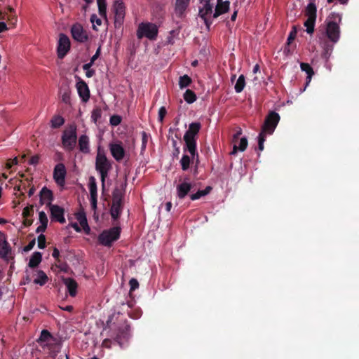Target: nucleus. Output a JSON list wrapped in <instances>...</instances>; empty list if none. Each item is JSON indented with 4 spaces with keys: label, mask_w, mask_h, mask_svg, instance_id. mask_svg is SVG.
Here are the masks:
<instances>
[{
    "label": "nucleus",
    "mask_w": 359,
    "mask_h": 359,
    "mask_svg": "<svg viewBox=\"0 0 359 359\" xmlns=\"http://www.w3.org/2000/svg\"><path fill=\"white\" fill-rule=\"evenodd\" d=\"M229 8V1L222 0H217V4L215 8V13L213 14V18H216L219 17L220 15L228 11Z\"/></svg>",
    "instance_id": "nucleus-21"
},
{
    "label": "nucleus",
    "mask_w": 359,
    "mask_h": 359,
    "mask_svg": "<svg viewBox=\"0 0 359 359\" xmlns=\"http://www.w3.org/2000/svg\"><path fill=\"white\" fill-rule=\"evenodd\" d=\"M191 83V79L189 76L184 75V76L180 77L179 86L181 89L189 86Z\"/></svg>",
    "instance_id": "nucleus-38"
},
{
    "label": "nucleus",
    "mask_w": 359,
    "mask_h": 359,
    "mask_svg": "<svg viewBox=\"0 0 359 359\" xmlns=\"http://www.w3.org/2000/svg\"><path fill=\"white\" fill-rule=\"evenodd\" d=\"M212 187H210V186H208L205 187V189H203V190H198L197 192H196L195 194H192L189 196L190 197V199L191 201H196V200H198L199 198H201V197L203 196H205L208 194H209L210 193V191H212Z\"/></svg>",
    "instance_id": "nucleus-30"
},
{
    "label": "nucleus",
    "mask_w": 359,
    "mask_h": 359,
    "mask_svg": "<svg viewBox=\"0 0 359 359\" xmlns=\"http://www.w3.org/2000/svg\"><path fill=\"white\" fill-rule=\"evenodd\" d=\"M316 6L313 2H310L305 11V14L308 18L316 20Z\"/></svg>",
    "instance_id": "nucleus-31"
},
{
    "label": "nucleus",
    "mask_w": 359,
    "mask_h": 359,
    "mask_svg": "<svg viewBox=\"0 0 359 359\" xmlns=\"http://www.w3.org/2000/svg\"><path fill=\"white\" fill-rule=\"evenodd\" d=\"M125 6L122 0L115 1L113 5L114 13L115 24L121 25L125 17Z\"/></svg>",
    "instance_id": "nucleus-15"
},
{
    "label": "nucleus",
    "mask_w": 359,
    "mask_h": 359,
    "mask_svg": "<svg viewBox=\"0 0 359 359\" xmlns=\"http://www.w3.org/2000/svg\"><path fill=\"white\" fill-rule=\"evenodd\" d=\"M53 199V193L50 190L43 187L40 192V203L41 205L44 204V201L48 200L49 202Z\"/></svg>",
    "instance_id": "nucleus-29"
},
{
    "label": "nucleus",
    "mask_w": 359,
    "mask_h": 359,
    "mask_svg": "<svg viewBox=\"0 0 359 359\" xmlns=\"http://www.w3.org/2000/svg\"><path fill=\"white\" fill-rule=\"evenodd\" d=\"M76 88L82 101L84 102H88L90 99V90L87 83L80 78H78Z\"/></svg>",
    "instance_id": "nucleus-16"
},
{
    "label": "nucleus",
    "mask_w": 359,
    "mask_h": 359,
    "mask_svg": "<svg viewBox=\"0 0 359 359\" xmlns=\"http://www.w3.org/2000/svg\"><path fill=\"white\" fill-rule=\"evenodd\" d=\"M62 101L67 104H71V92L69 89H66L62 94Z\"/></svg>",
    "instance_id": "nucleus-44"
},
{
    "label": "nucleus",
    "mask_w": 359,
    "mask_h": 359,
    "mask_svg": "<svg viewBox=\"0 0 359 359\" xmlns=\"http://www.w3.org/2000/svg\"><path fill=\"white\" fill-rule=\"evenodd\" d=\"M79 146L81 151L88 154L90 151L89 139L87 135H83L79 139Z\"/></svg>",
    "instance_id": "nucleus-27"
},
{
    "label": "nucleus",
    "mask_w": 359,
    "mask_h": 359,
    "mask_svg": "<svg viewBox=\"0 0 359 359\" xmlns=\"http://www.w3.org/2000/svg\"><path fill=\"white\" fill-rule=\"evenodd\" d=\"M0 257L6 263H9L14 259L12 248L8 241L0 244Z\"/></svg>",
    "instance_id": "nucleus-17"
},
{
    "label": "nucleus",
    "mask_w": 359,
    "mask_h": 359,
    "mask_svg": "<svg viewBox=\"0 0 359 359\" xmlns=\"http://www.w3.org/2000/svg\"><path fill=\"white\" fill-rule=\"evenodd\" d=\"M76 127L72 125L63 132L62 143L64 148L72 151L76 146Z\"/></svg>",
    "instance_id": "nucleus-9"
},
{
    "label": "nucleus",
    "mask_w": 359,
    "mask_h": 359,
    "mask_svg": "<svg viewBox=\"0 0 359 359\" xmlns=\"http://www.w3.org/2000/svg\"><path fill=\"white\" fill-rule=\"evenodd\" d=\"M130 285V292H133L138 288L139 287V283L137 279L135 278H131L129 281Z\"/></svg>",
    "instance_id": "nucleus-49"
},
{
    "label": "nucleus",
    "mask_w": 359,
    "mask_h": 359,
    "mask_svg": "<svg viewBox=\"0 0 359 359\" xmlns=\"http://www.w3.org/2000/svg\"><path fill=\"white\" fill-rule=\"evenodd\" d=\"M94 74H95V71H94V70H93V69L88 70V71H86V76L88 78H90V77H92Z\"/></svg>",
    "instance_id": "nucleus-63"
},
{
    "label": "nucleus",
    "mask_w": 359,
    "mask_h": 359,
    "mask_svg": "<svg viewBox=\"0 0 359 359\" xmlns=\"http://www.w3.org/2000/svg\"><path fill=\"white\" fill-rule=\"evenodd\" d=\"M102 110L100 108L94 109L91 113V120L96 123L97 121L101 118Z\"/></svg>",
    "instance_id": "nucleus-43"
},
{
    "label": "nucleus",
    "mask_w": 359,
    "mask_h": 359,
    "mask_svg": "<svg viewBox=\"0 0 359 359\" xmlns=\"http://www.w3.org/2000/svg\"><path fill=\"white\" fill-rule=\"evenodd\" d=\"M111 155L117 162L122 161L126 156V151L121 141H115L109 144Z\"/></svg>",
    "instance_id": "nucleus-10"
},
{
    "label": "nucleus",
    "mask_w": 359,
    "mask_h": 359,
    "mask_svg": "<svg viewBox=\"0 0 359 359\" xmlns=\"http://www.w3.org/2000/svg\"><path fill=\"white\" fill-rule=\"evenodd\" d=\"M326 34L332 42L337 43L340 36V28L339 23L333 21H329L327 24Z\"/></svg>",
    "instance_id": "nucleus-12"
},
{
    "label": "nucleus",
    "mask_w": 359,
    "mask_h": 359,
    "mask_svg": "<svg viewBox=\"0 0 359 359\" xmlns=\"http://www.w3.org/2000/svg\"><path fill=\"white\" fill-rule=\"evenodd\" d=\"M6 236L4 233L0 231V244H2L4 242H6Z\"/></svg>",
    "instance_id": "nucleus-62"
},
{
    "label": "nucleus",
    "mask_w": 359,
    "mask_h": 359,
    "mask_svg": "<svg viewBox=\"0 0 359 359\" xmlns=\"http://www.w3.org/2000/svg\"><path fill=\"white\" fill-rule=\"evenodd\" d=\"M297 35V29L295 27H292V30L290 32L288 38H287V43L290 44L296 37Z\"/></svg>",
    "instance_id": "nucleus-50"
},
{
    "label": "nucleus",
    "mask_w": 359,
    "mask_h": 359,
    "mask_svg": "<svg viewBox=\"0 0 359 359\" xmlns=\"http://www.w3.org/2000/svg\"><path fill=\"white\" fill-rule=\"evenodd\" d=\"M190 0H175L174 12L177 17L182 18L189 7Z\"/></svg>",
    "instance_id": "nucleus-18"
},
{
    "label": "nucleus",
    "mask_w": 359,
    "mask_h": 359,
    "mask_svg": "<svg viewBox=\"0 0 359 359\" xmlns=\"http://www.w3.org/2000/svg\"><path fill=\"white\" fill-rule=\"evenodd\" d=\"M191 184L187 181H184L182 183L177 184L176 187L177 197L180 199L184 198L191 191Z\"/></svg>",
    "instance_id": "nucleus-19"
},
{
    "label": "nucleus",
    "mask_w": 359,
    "mask_h": 359,
    "mask_svg": "<svg viewBox=\"0 0 359 359\" xmlns=\"http://www.w3.org/2000/svg\"><path fill=\"white\" fill-rule=\"evenodd\" d=\"M95 168L100 174L101 180H105L108 176L109 171L111 169V163L107 158L104 149L100 146H98L97 149Z\"/></svg>",
    "instance_id": "nucleus-6"
},
{
    "label": "nucleus",
    "mask_w": 359,
    "mask_h": 359,
    "mask_svg": "<svg viewBox=\"0 0 359 359\" xmlns=\"http://www.w3.org/2000/svg\"><path fill=\"white\" fill-rule=\"evenodd\" d=\"M64 283L66 285L69 295L75 297L77 293L78 284L75 280L71 278L64 279Z\"/></svg>",
    "instance_id": "nucleus-22"
},
{
    "label": "nucleus",
    "mask_w": 359,
    "mask_h": 359,
    "mask_svg": "<svg viewBox=\"0 0 359 359\" xmlns=\"http://www.w3.org/2000/svg\"><path fill=\"white\" fill-rule=\"evenodd\" d=\"M72 38L80 43L86 42L88 37L86 32L81 24L76 23L71 28Z\"/></svg>",
    "instance_id": "nucleus-13"
},
{
    "label": "nucleus",
    "mask_w": 359,
    "mask_h": 359,
    "mask_svg": "<svg viewBox=\"0 0 359 359\" xmlns=\"http://www.w3.org/2000/svg\"><path fill=\"white\" fill-rule=\"evenodd\" d=\"M42 260V255L39 252H35L32 254L28 264L29 267L35 268L39 266Z\"/></svg>",
    "instance_id": "nucleus-28"
},
{
    "label": "nucleus",
    "mask_w": 359,
    "mask_h": 359,
    "mask_svg": "<svg viewBox=\"0 0 359 359\" xmlns=\"http://www.w3.org/2000/svg\"><path fill=\"white\" fill-rule=\"evenodd\" d=\"M237 142L238 141L233 142V151L231 152V154H236L238 150L243 151L248 147V140L246 137H242L240 139L238 144H237Z\"/></svg>",
    "instance_id": "nucleus-25"
},
{
    "label": "nucleus",
    "mask_w": 359,
    "mask_h": 359,
    "mask_svg": "<svg viewBox=\"0 0 359 359\" xmlns=\"http://www.w3.org/2000/svg\"><path fill=\"white\" fill-rule=\"evenodd\" d=\"M52 256L59 262H60V259H59V257H60V251L57 248H53V252H52Z\"/></svg>",
    "instance_id": "nucleus-56"
},
{
    "label": "nucleus",
    "mask_w": 359,
    "mask_h": 359,
    "mask_svg": "<svg viewBox=\"0 0 359 359\" xmlns=\"http://www.w3.org/2000/svg\"><path fill=\"white\" fill-rule=\"evenodd\" d=\"M157 34V26L150 22L140 23L137 30V37L139 39L143 37H146L150 40H155L156 39Z\"/></svg>",
    "instance_id": "nucleus-8"
},
{
    "label": "nucleus",
    "mask_w": 359,
    "mask_h": 359,
    "mask_svg": "<svg viewBox=\"0 0 359 359\" xmlns=\"http://www.w3.org/2000/svg\"><path fill=\"white\" fill-rule=\"evenodd\" d=\"M37 240H38L39 248L44 249L46 248V236L41 233L38 236Z\"/></svg>",
    "instance_id": "nucleus-46"
},
{
    "label": "nucleus",
    "mask_w": 359,
    "mask_h": 359,
    "mask_svg": "<svg viewBox=\"0 0 359 359\" xmlns=\"http://www.w3.org/2000/svg\"><path fill=\"white\" fill-rule=\"evenodd\" d=\"M184 99L187 103H193L196 100V95L194 91L188 89L184 93Z\"/></svg>",
    "instance_id": "nucleus-36"
},
{
    "label": "nucleus",
    "mask_w": 359,
    "mask_h": 359,
    "mask_svg": "<svg viewBox=\"0 0 359 359\" xmlns=\"http://www.w3.org/2000/svg\"><path fill=\"white\" fill-rule=\"evenodd\" d=\"M212 4L209 1H205L202 8L199 9V16L207 23V16L212 12Z\"/></svg>",
    "instance_id": "nucleus-24"
},
{
    "label": "nucleus",
    "mask_w": 359,
    "mask_h": 359,
    "mask_svg": "<svg viewBox=\"0 0 359 359\" xmlns=\"http://www.w3.org/2000/svg\"><path fill=\"white\" fill-rule=\"evenodd\" d=\"M316 20L308 18L304 22V26L306 27V32L308 34H312L314 31V25H315Z\"/></svg>",
    "instance_id": "nucleus-40"
},
{
    "label": "nucleus",
    "mask_w": 359,
    "mask_h": 359,
    "mask_svg": "<svg viewBox=\"0 0 359 359\" xmlns=\"http://www.w3.org/2000/svg\"><path fill=\"white\" fill-rule=\"evenodd\" d=\"M90 21L92 23L95 22L97 25H101L102 24L101 20L98 18L96 15H93L90 17Z\"/></svg>",
    "instance_id": "nucleus-55"
},
{
    "label": "nucleus",
    "mask_w": 359,
    "mask_h": 359,
    "mask_svg": "<svg viewBox=\"0 0 359 359\" xmlns=\"http://www.w3.org/2000/svg\"><path fill=\"white\" fill-rule=\"evenodd\" d=\"M300 67L303 72H305L307 74V79H309L308 82H310L312 76L314 74L313 68L309 64L304 62H302L300 64Z\"/></svg>",
    "instance_id": "nucleus-33"
},
{
    "label": "nucleus",
    "mask_w": 359,
    "mask_h": 359,
    "mask_svg": "<svg viewBox=\"0 0 359 359\" xmlns=\"http://www.w3.org/2000/svg\"><path fill=\"white\" fill-rule=\"evenodd\" d=\"M25 158H26V155L23 154L21 156H20L19 158L15 157L13 159H8L6 164V168L7 170H10V169H11L13 165H18L19 163H22L25 162Z\"/></svg>",
    "instance_id": "nucleus-32"
},
{
    "label": "nucleus",
    "mask_w": 359,
    "mask_h": 359,
    "mask_svg": "<svg viewBox=\"0 0 359 359\" xmlns=\"http://www.w3.org/2000/svg\"><path fill=\"white\" fill-rule=\"evenodd\" d=\"M47 228V226L46 225H43V224H41L40 226H39L36 230V233H40V232H43L46 231Z\"/></svg>",
    "instance_id": "nucleus-58"
},
{
    "label": "nucleus",
    "mask_w": 359,
    "mask_h": 359,
    "mask_svg": "<svg viewBox=\"0 0 359 359\" xmlns=\"http://www.w3.org/2000/svg\"><path fill=\"white\" fill-rule=\"evenodd\" d=\"M242 134V130L240 128L233 136V142L238 141L239 136Z\"/></svg>",
    "instance_id": "nucleus-59"
},
{
    "label": "nucleus",
    "mask_w": 359,
    "mask_h": 359,
    "mask_svg": "<svg viewBox=\"0 0 359 359\" xmlns=\"http://www.w3.org/2000/svg\"><path fill=\"white\" fill-rule=\"evenodd\" d=\"M245 86V76L243 75L239 76L236 85H235V90L236 93H239L243 91L244 87Z\"/></svg>",
    "instance_id": "nucleus-35"
},
{
    "label": "nucleus",
    "mask_w": 359,
    "mask_h": 359,
    "mask_svg": "<svg viewBox=\"0 0 359 359\" xmlns=\"http://www.w3.org/2000/svg\"><path fill=\"white\" fill-rule=\"evenodd\" d=\"M39 219L41 224H43L46 226L48 225V219L46 214L43 211L39 212Z\"/></svg>",
    "instance_id": "nucleus-47"
},
{
    "label": "nucleus",
    "mask_w": 359,
    "mask_h": 359,
    "mask_svg": "<svg viewBox=\"0 0 359 359\" xmlns=\"http://www.w3.org/2000/svg\"><path fill=\"white\" fill-rule=\"evenodd\" d=\"M191 163L190 157L187 155H183L182 158L180 160V164L182 170H186L189 168V165Z\"/></svg>",
    "instance_id": "nucleus-42"
},
{
    "label": "nucleus",
    "mask_w": 359,
    "mask_h": 359,
    "mask_svg": "<svg viewBox=\"0 0 359 359\" xmlns=\"http://www.w3.org/2000/svg\"><path fill=\"white\" fill-rule=\"evenodd\" d=\"M100 51H101V47L99 46L98 48L96 50L95 54L90 59L92 62H94L95 61V60H97V58L100 56Z\"/></svg>",
    "instance_id": "nucleus-57"
},
{
    "label": "nucleus",
    "mask_w": 359,
    "mask_h": 359,
    "mask_svg": "<svg viewBox=\"0 0 359 359\" xmlns=\"http://www.w3.org/2000/svg\"><path fill=\"white\" fill-rule=\"evenodd\" d=\"M94 62H92V61L90 60V62L88 63H86L83 66V69L85 70V71H88V70H90V67H92V65H93Z\"/></svg>",
    "instance_id": "nucleus-61"
},
{
    "label": "nucleus",
    "mask_w": 359,
    "mask_h": 359,
    "mask_svg": "<svg viewBox=\"0 0 359 359\" xmlns=\"http://www.w3.org/2000/svg\"><path fill=\"white\" fill-rule=\"evenodd\" d=\"M8 9L10 12V14H6L7 15L6 18L8 20L11 21V23L13 25V27H15L17 23V17L15 13V11L13 8L11 7H9Z\"/></svg>",
    "instance_id": "nucleus-41"
},
{
    "label": "nucleus",
    "mask_w": 359,
    "mask_h": 359,
    "mask_svg": "<svg viewBox=\"0 0 359 359\" xmlns=\"http://www.w3.org/2000/svg\"><path fill=\"white\" fill-rule=\"evenodd\" d=\"M48 280V276L43 271H38V278L34 279V283L40 285H44Z\"/></svg>",
    "instance_id": "nucleus-34"
},
{
    "label": "nucleus",
    "mask_w": 359,
    "mask_h": 359,
    "mask_svg": "<svg viewBox=\"0 0 359 359\" xmlns=\"http://www.w3.org/2000/svg\"><path fill=\"white\" fill-rule=\"evenodd\" d=\"M130 325L120 312L113 313L107 320L103 332H106L107 338L102 346L110 348L112 344H117L123 348L130 337Z\"/></svg>",
    "instance_id": "nucleus-1"
},
{
    "label": "nucleus",
    "mask_w": 359,
    "mask_h": 359,
    "mask_svg": "<svg viewBox=\"0 0 359 359\" xmlns=\"http://www.w3.org/2000/svg\"><path fill=\"white\" fill-rule=\"evenodd\" d=\"M165 114H166L165 108L164 107H161L158 111V120L160 122H163Z\"/></svg>",
    "instance_id": "nucleus-51"
},
{
    "label": "nucleus",
    "mask_w": 359,
    "mask_h": 359,
    "mask_svg": "<svg viewBox=\"0 0 359 359\" xmlns=\"http://www.w3.org/2000/svg\"><path fill=\"white\" fill-rule=\"evenodd\" d=\"M98 6L99 14L101 17L107 19V4L106 1L97 2Z\"/></svg>",
    "instance_id": "nucleus-39"
},
{
    "label": "nucleus",
    "mask_w": 359,
    "mask_h": 359,
    "mask_svg": "<svg viewBox=\"0 0 359 359\" xmlns=\"http://www.w3.org/2000/svg\"><path fill=\"white\" fill-rule=\"evenodd\" d=\"M71 43L69 37L65 34L59 35L57 53L59 58L62 59L70 50Z\"/></svg>",
    "instance_id": "nucleus-11"
},
{
    "label": "nucleus",
    "mask_w": 359,
    "mask_h": 359,
    "mask_svg": "<svg viewBox=\"0 0 359 359\" xmlns=\"http://www.w3.org/2000/svg\"><path fill=\"white\" fill-rule=\"evenodd\" d=\"M50 208V217L53 219L60 222V224L65 223L66 220L64 217L65 209L57 205H53L50 202L47 203Z\"/></svg>",
    "instance_id": "nucleus-14"
},
{
    "label": "nucleus",
    "mask_w": 359,
    "mask_h": 359,
    "mask_svg": "<svg viewBox=\"0 0 359 359\" xmlns=\"http://www.w3.org/2000/svg\"><path fill=\"white\" fill-rule=\"evenodd\" d=\"M201 128V124L199 122H194L189 124L188 130L184 135L186 149L190 153L192 158L198 156L196 151V137Z\"/></svg>",
    "instance_id": "nucleus-4"
},
{
    "label": "nucleus",
    "mask_w": 359,
    "mask_h": 359,
    "mask_svg": "<svg viewBox=\"0 0 359 359\" xmlns=\"http://www.w3.org/2000/svg\"><path fill=\"white\" fill-rule=\"evenodd\" d=\"M121 228L114 226L108 230H104L98 236L99 243L107 247H111L112 243L120 238Z\"/></svg>",
    "instance_id": "nucleus-7"
},
{
    "label": "nucleus",
    "mask_w": 359,
    "mask_h": 359,
    "mask_svg": "<svg viewBox=\"0 0 359 359\" xmlns=\"http://www.w3.org/2000/svg\"><path fill=\"white\" fill-rule=\"evenodd\" d=\"M122 188H116L112 193V203L110 208V215L113 220H117L123 209L124 190Z\"/></svg>",
    "instance_id": "nucleus-5"
},
{
    "label": "nucleus",
    "mask_w": 359,
    "mask_h": 359,
    "mask_svg": "<svg viewBox=\"0 0 359 359\" xmlns=\"http://www.w3.org/2000/svg\"><path fill=\"white\" fill-rule=\"evenodd\" d=\"M8 29L7 25L4 22H0V33Z\"/></svg>",
    "instance_id": "nucleus-60"
},
{
    "label": "nucleus",
    "mask_w": 359,
    "mask_h": 359,
    "mask_svg": "<svg viewBox=\"0 0 359 359\" xmlns=\"http://www.w3.org/2000/svg\"><path fill=\"white\" fill-rule=\"evenodd\" d=\"M37 342L43 350H47L51 358H55L61 351L62 339L60 336L53 335L48 330L41 332Z\"/></svg>",
    "instance_id": "nucleus-2"
},
{
    "label": "nucleus",
    "mask_w": 359,
    "mask_h": 359,
    "mask_svg": "<svg viewBox=\"0 0 359 359\" xmlns=\"http://www.w3.org/2000/svg\"><path fill=\"white\" fill-rule=\"evenodd\" d=\"M35 243H36V241H35V238L32 239L29 243L27 245H26L25 248H24V251L25 252H28V251H30L33 248L34 246L35 245Z\"/></svg>",
    "instance_id": "nucleus-54"
},
{
    "label": "nucleus",
    "mask_w": 359,
    "mask_h": 359,
    "mask_svg": "<svg viewBox=\"0 0 359 359\" xmlns=\"http://www.w3.org/2000/svg\"><path fill=\"white\" fill-rule=\"evenodd\" d=\"M71 226L76 232H80L81 231V228L79 227L77 223H72Z\"/></svg>",
    "instance_id": "nucleus-64"
},
{
    "label": "nucleus",
    "mask_w": 359,
    "mask_h": 359,
    "mask_svg": "<svg viewBox=\"0 0 359 359\" xmlns=\"http://www.w3.org/2000/svg\"><path fill=\"white\" fill-rule=\"evenodd\" d=\"M33 212V205L27 206L22 210V216L25 218H27L32 215Z\"/></svg>",
    "instance_id": "nucleus-48"
},
{
    "label": "nucleus",
    "mask_w": 359,
    "mask_h": 359,
    "mask_svg": "<svg viewBox=\"0 0 359 359\" xmlns=\"http://www.w3.org/2000/svg\"><path fill=\"white\" fill-rule=\"evenodd\" d=\"M65 123V119L61 116H55L51 119V126L53 128H57L62 126Z\"/></svg>",
    "instance_id": "nucleus-37"
},
{
    "label": "nucleus",
    "mask_w": 359,
    "mask_h": 359,
    "mask_svg": "<svg viewBox=\"0 0 359 359\" xmlns=\"http://www.w3.org/2000/svg\"><path fill=\"white\" fill-rule=\"evenodd\" d=\"M280 121V116L275 111L270 112L266 116L262 131L258 137V147L260 151L264 149V142L267 135H271Z\"/></svg>",
    "instance_id": "nucleus-3"
},
{
    "label": "nucleus",
    "mask_w": 359,
    "mask_h": 359,
    "mask_svg": "<svg viewBox=\"0 0 359 359\" xmlns=\"http://www.w3.org/2000/svg\"><path fill=\"white\" fill-rule=\"evenodd\" d=\"M89 191L90 194V203L93 210H94V217H95V210L97 202V189L95 181H90Z\"/></svg>",
    "instance_id": "nucleus-20"
},
{
    "label": "nucleus",
    "mask_w": 359,
    "mask_h": 359,
    "mask_svg": "<svg viewBox=\"0 0 359 359\" xmlns=\"http://www.w3.org/2000/svg\"><path fill=\"white\" fill-rule=\"evenodd\" d=\"M39 159L40 156L39 155H34L29 160V164L36 165L39 163Z\"/></svg>",
    "instance_id": "nucleus-52"
},
{
    "label": "nucleus",
    "mask_w": 359,
    "mask_h": 359,
    "mask_svg": "<svg viewBox=\"0 0 359 359\" xmlns=\"http://www.w3.org/2000/svg\"><path fill=\"white\" fill-rule=\"evenodd\" d=\"M76 217L79 221L80 225L83 228L86 234H90V229L88 226L87 218L84 212H79L76 214Z\"/></svg>",
    "instance_id": "nucleus-23"
},
{
    "label": "nucleus",
    "mask_w": 359,
    "mask_h": 359,
    "mask_svg": "<svg viewBox=\"0 0 359 359\" xmlns=\"http://www.w3.org/2000/svg\"><path fill=\"white\" fill-rule=\"evenodd\" d=\"M147 141H148V137H147V133L145 132H142V149H145Z\"/></svg>",
    "instance_id": "nucleus-53"
},
{
    "label": "nucleus",
    "mask_w": 359,
    "mask_h": 359,
    "mask_svg": "<svg viewBox=\"0 0 359 359\" xmlns=\"http://www.w3.org/2000/svg\"><path fill=\"white\" fill-rule=\"evenodd\" d=\"M66 175V169L62 163L55 165L53 172L54 180H65Z\"/></svg>",
    "instance_id": "nucleus-26"
},
{
    "label": "nucleus",
    "mask_w": 359,
    "mask_h": 359,
    "mask_svg": "<svg viewBox=\"0 0 359 359\" xmlns=\"http://www.w3.org/2000/svg\"><path fill=\"white\" fill-rule=\"evenodd\" d=\"M121 117L118 115H113L110 117V124L113 126H117L121 122Z\"/></svg>",
    "instance_id": "nucleus-45"
}]
</instances>
